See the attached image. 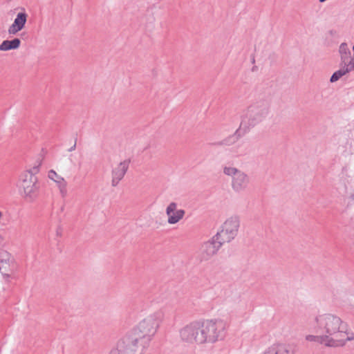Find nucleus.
Returning a JSON list of instances; mask_svg holds the SVG:
<instances>
[{"label":"nucleus","instance_id":"2eb2a0df","mask_svg":"<svg viewBox=\"0 0 354 354\" xmlns=\"http://www.w3.org/2000/svg\"><path fill=\"white\" fill-rule=\"evenodd\" d=\"M339 54L340 55V65H344L347 67L350 66V59H351L353 53L348 47V44L345 42L342 43L339 47Z\"/></svg>","mask_w":354,"mask_h":354},{"label":"nucleus","instance_id":"39448f33","mask_svg":"<svg viewBox=\"0 0 354 354\" xmlns=\"http://www.w3.org/2000/svg\"><path fill=\"white\" fill-rule=\"evenodd\" d=\"M239 227L240 218L238 216H232L223 223L221 230L215 235L216 239L223 244L230 243L238 234Z\"/></svg>","mask_w":354,"mask_h":354},{"label":"nucleus","instance_id":"1a4fd4ad","mask_svg":"<svg viewBox=\"0 0 354 354\" xmlns=\"http://www.w3.org/2000/svg\"><path fill=\"white\" fill-rule=\"evenodd\" d=\"M223 243L214 236L210 240L204 242L200 248V255L203 260H208L215 255Z\"/></svg>","mask_w":354,"mask_h":354},{"label":"nucleus","instance_id":"6e6552de","mask_svg":"<svg viewBox=\"0 0 354 354\" xmlns=\"http://www.w3.org/2000/svg\"><path fill=\"white\" fill-rule=\"evenodd\" d=\"M15 268V260L6 250H0V272L5 278H9Z\"/></svg>","mask_w":354,"mask_h":354},{"label":"nucleus","instance_id":"f8f14e48","mask_svg":"<svg viewBox=\"0 0 354 354\" xmlns=\"http://www.w3.org/2000/svg\"><path fill=\"white\" fill-rule=\"evenodd\" d=\"M129 166V161L125 160L120 162L115 168L113 169L111 180V185L113 187L117 186L119 182L124 178L128 170Z\"/></svg>","mask_w":354,"mask_h":354},{"label":"nucleus","instance_id":"f257e3e1","mask_svg":"<svg viewBox=\"0 0 354 354\" xmlns=\"http://www.w3.org/2000/svg\"><path fill=\"white\" fill-rule=\"evenodd\" d=\"M162 313L156 311L146 316L132 333L119 340L109 354H144L157 332Z\"/></svg>","mask_w":354,"mask_h":354},{"label":"nucleus","instance_id":"0eeeda50","mask_svg":"<svg viewBox=\"0 0 354 354\" xmlns=\"http://www.w3.org/2000/svg\"><path fill=\"white\" fill-rule=\"evenodd\" d=\"M23 194L25 198L32 201L37 194V178L30 171H25L21 177Z\"/></svg>","mask_w":354,"mask_h":354},{"label":"nucleus","instance_id":"20e7f679","mask_svg":"<svg viewBox=\"0 0 354 354\" xmlns=\"http://www.w3.org/2000/svg\"><path fill=\"white\" fill-rule=\"evenodd\" d=\"M270 113V102L266 100L256 101L247 109L242 117L241 126L250 128L262 122Z\"/></svg>","mask_w":354,"mask_h":354},{"label":"nucleus","instance_id":"9d476101","mask_svg":"<svg viewBox=\"0 0 354 354\" xmlns=\"http://www.w3.org/2000/svg\"><path fill=\"white\" fill-rule=\"evenodd\" d=\"M297 346L295 343L276 342L268 347L262 354H295Z\"/></svg>","mask_w":354,"mask_h":354},{"label":"nucleus","instance_id":"6ab92c4d","mask_svg":"<svg viewBox=\"0 0 354 354\" xmlns=\"http://www.w3.org/2000/svg\"><path fill=\"white\" fill-rule=\"evenodd\" d=\"M353 51L351 52L353 53L351 59H350V64L351 66V68H354V46L352 48Z\"/></svg>","mask_w":354,"mask_h":354},{"label":"nucleus","instance_id":"4468645a","mask_svg":"<svg viewBox=\"0 0 354 354\" xmlns=\"http://www.w3.org/2000/svg\"><path fill=\"white\" fill-rule=\"evenodd\" d=\"M48 176L50 180H53L56 183L61 196L62 197H65L67 194V183L65 179L62 176L58 175L54 170L49 171Z\"/></svg>","mask_w":354,"mask_h":354},{"label":"nucleus","instance_id":"aec40b11","mask_svg":"<svg viewBox=\"0 0 354 354\" xmlns=\"http://www.w3.org/2000/svg\"><path fill=\"white\" fill-rule=\"evenodd\" d=\"M75 147H76V143H75L72 147H71V148L68 149V151H74L75 149Z\"/></svg>","mask_w":354,"mask_h":354},{"label":"nucleus","instance_id":"f3484780","mask_svg":"<svg viewBox=\"0 0 354 354\" xmlns=\"http://www.w3.org/2000/svg\"><path fill=\"white\" fill-rule=\"evenodd\" d=\"M341 68L335 71L332 76L330 77V82L333 83L337 81H338L342 77L345 75L346 73H349L350 71H354V68H351V66L350 65L349 67H347L344 65H340Z\"/></svg>","mask_w":354,"mask_h":354},{"label":"nucleus","instance_id":"a211bd4d","mask_svg":"<svg viewBox=\"0 0 354 354\" xmlns=\"http://www.w3.org/2000/svg\"><path fill=\"white\" fill-rule=\"evenodd\" d=\"M305 339H306V340H307L308 342H317L320 344L324 345L326 347H329V344H328L327 340L326 339V337H324V336L322 333H319V335H308L306 336Z\"/></svg>","mask_w":354,"mask_h":354},{"label":"nucleus","instance_id":"9b49d317","mask_svg":"<svg viewBox=\"0 0 354 354\" xmlns=\"http://www.w3.org/2000/svg\"><path fill=\"white\" fill-rule=\"evenodd\" d=\"M178 205L175 202L170 203L166 208V214L167 216V222L170 225H174L183 218L185 210L177 209Z\"/></svg>","mask_w":354,"mask_h":354},{"label":"nucleus","instance_id":"423d86ee","mask_svg":"<svg viewBox=\"0 0 354 354\" xmlns=\"http://www.w3.org/2000/svg\"><path fill=\"white\" fill-rule=\"evenodd\" d=\"M223 174L231 178V186L235 192L240 193L247 189L250 179L244 171L234 167L225 166Z\"/></svg>","mask_w":354,"mask_h":354},{"label":"nucleus","instance_id":"ddd939ff","mask_svg":"<svg viewBox=\"0 0 354 354\" xmlns=\"http://www.w3.org/2000/svg\"><path fill=\"white\" fill-rule=\"evenodd\" d=\"M22 10L23 11L17 13L13 23L9 26L8 32L10 35H16L25 27L28 15L24 11V9Z\"/></svg>","mask_w":354,"mask_h":354},{"label":"nucleus","instance_id":"7ed1b4c3","mask_svg":"<svg viewBox=\"0 0 354 354\" xmlns=\"http://www.w3.org/2000/svg\"><path fill=\"white\" fill-rule=\"evenodd\" d=\"M314 323L315 332L326 337L329 347H342L347 342L354 340V333L351 331L348 323L335 314H318Z\"/></svg>","mask_w":354,"mask_h":354},{"label":"nucleus","instance_id":"4be33fe9","mask_svg":"<svg viewBox=\"0 0 354 354\" xmlns=\"http://www.w3.org/2000/svg\"><path fill=\"white\" fill-rule=\"evenodd\" d=\"M326 1V0H319V1L320 3H323V2Z\"/></svg>","mask_w":354,"mask_h":354},{"label":"nucleus","instance_id":"f03ea898","mask_svg":"<svg viewBox=\"0 0 354 354\" xmlns=\"http://www.w3.org/2000/svg\"><path fill=\"white\" fill-rule=\"evenodd\" d=\"M226 327V322L221 319L197 320L183 326L179 336L189 344H214L224 338Z\"/></svg>","mask_w":354,"mask_h":354},{"label":"nucleus","instance_id":"412c9836","mask_svg":"<svg viewBox=\"0 0 354 354\" xmlns=\"http://www.w3.org/2000/svg\"><path fill=\"white\" fill-rule=\"evenodd\" d=\"M351 198L354 200V189H353V193L351 194Z\"/></svg>","mask_w":354,"mask_h":354},{"label":"nucleus","instance_id":"dca6fc26","mask_svg":"<svg viewBox=\"0 0 354 354\" xmlns=\"http://www.w3.org/2000/svg\"><path fill=\"white\" fill-rule=\"evenodd\" d=\"M20 44L21 40L18 38H15L12 40H4L0 44V50L7 51L17 49L20 46Z\"/></svg>","mask_w":354,"mask_h":354}]
</instances>
